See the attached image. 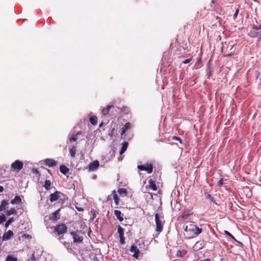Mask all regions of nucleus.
I'll return each mask as SVG.
<instances>
[{
	"mask_svg": "<svg viewBox=\"0 0 261 261\" xmlns=\"http://www.w3.org/2000/svg\"><path fill=\"white\" fill-rule=\"evenodd\" d=\"M185 238L190 239L197 237L202 232V228L198 227L194 222L184 226Z\"/></svg>",
	"mask_w": 261,
	"mask_h": 261,
	"instance_id": "nucleus-1",
	"label": "nucleus"
},
{
	"mask_svg": "<svg viewBox=\"0 0 261 261\" xmlns=\"http://www.w3.org/2000/svg\"><path fill=\"white\" fill-rule=\"evenodd\" d=\"M234 45V44L231 42H229L228 43L224 42L222 44L221 50L225 57H229L234 54V51L232 50V49Z\"/></svg>",
	"mask_w": 261,
	"mask_h": 261,
	"instance_id": "nucleus-2",
	"label": "nucleus"
},
{
	"mask_svg": "<svg viewBox=\"0 0 261 261\" xmlns=\"http://www.w3.org/2000/svg\"><path fill=\"white\" fill-rule=\"evenodd\" d=\"M154 217L155 222V230L159 234L163 231L165 221L163 220V217L160 216L158 214H155Z\"/></svg>",
	"mask_w": 261,
	"mask_h": 261,
	"instance_id": "nucleus-3",
	"label": "nucleus"
},
{
	"mask_svg": "<svg viewBox=\"0 0 261 261\" xmlns=\"http://www.w3.org/2000/svg\"><path fill=\"white\" fill-rule=\"evenodd\" d=\"M138 169L141 171H146L147 173L150 174L153 172V164L152 163H146L144 165H140L138 166Z\"/></svg>",
	"mask_w": 261,
	"mask_h": 261,
	"instance_id": "nucleus-4",
	"label": "nucleus"
},
{
	"mask_svg": "<svg viewBox=\"0 0 261 261\" xmlns=\"http://www.w3.org/2000/svg\"><path fill=\"white\" fill-rule=\"evenodd\" d=\"M23 164L22 162L19 160H16L11 165V169L12 171L19 172L23 168Z\"/></svg>",
	"mask_w": 261,
	"mask_h": 261,
	"instance_id": "nucleus-5",
	"label": "nucleus"
},
{
	"mask_svg": "<svg viewBox=\"0 0 261 261\" xmlns=\"http://www.w3.org/2000/svg\"><path fill=\"white\" fill-rule=\"evenodd\" d=\"M67 230V227L63 223L58 224L54 228V230L57 232L59 235L66 233Z\"/></svg>",
	"mask_w": 261,
	"mask_h": 261,
	"instance_id": "nucleus-6",
	"label": "nucleus"
},
{
	"mask_svg": "<svg viewBox=\"0 0 261 261\" xmlns=\"http://www.w3.org/2000/svg\"><path fill=\"white\" fill-rule=\"evenodd\" d=\"M70 234L72 236L73 242L74 243H80L83 240V236H80L79 233L77 231H72Z\"/></svg>",
	"mask_w": 261,
	"mask_h": 261,
	"instance_id": "nucleus-7",
	"label": "nucleus"
},
{
	"mask_svg": "<svg viewBox=\"0 0 261 261\" xmlns=\"http://www.w3.org/2000/svg\"><path fill=\"white\" fill-rule=\"evenodd\" d=\"M118 233H119L120 244L124 245L125 244V241L124 236V229L120 225H118Z\"/></svg>",
	"mask_w": 261,
	"mask_h": 261,
	"instance_id": "nucleus-8",
	"label": "nucleus"
},
{
	"mask_svg": "<svg viewBox=\"0 0 261 261\" xmlns=\"http://www.w3.org/2000/svg\"><path fill=\"white\" fill-rule=\"evenodd\" d=\"M61 195L64 196V194L62 192L57 191L50 195L49 200L50 202H53L59 199Z\"/></svg>",
	"mask_w": 261,
	"mask_h": 261,
	"instance_id": "nucleus-9",
	"label": "nucleus"
},
{
	"mask_svg": "<svg viewBox=\"0 0 261 261\" xmlns=\"http://www.w3.org/2000/svg\"><path fill=\"white\" fill-rule=\"evenodd\" d=\"M130 251L133 253V257L138 259L139 257L140 250L135 245H133L130 248Z\"/></svg>",
	"mask_w": 261,
	"mask_h": 261,
	"instance_id": "nucleus-10",
	"label": "nucleus"
},
{
	"mask_svg": "<svg viewBox=\"0 0 261 261\" xmlns=\"http://www.w3.org/2000/svg\"><path fill=\"white\" fill-rule=\"evenodd\" d=\"M44 162L45 165L49 167H53L57 165V162L51 159H46L45 160Z\"/></svg>",
	"mask_w": 261,
	"mask_h": 261,
	"instance_id": "nucleus-11",
	"label": "nucleus"
},
{
	"mask_svg": "<svg viewBox=\"0 0 261 261\" xmlns=\"http://www.w3.org/2000/svg\"><path fill=\"white\" fill-rule=\"evenodd\" d=\"M60 209L56 211L52 214V215L49 218V219L53 221H56L60 219L59 213Z\"/></svg>",
	"mask_w": 261,
	"mask_h": 261,
	"instance_id": "nucleus-12",
	"label": "nucleus"
},
{
	"mask_svg": "<svg viewBox=\"0 0 261 261\" xmlns=\"http://www.w3.org/2000/svg\"><path fill=\"white\" fill-rule=\"evenodd\" d=\"M132 127V125L130 122L126 123L122 127V130L121 132V136H122L125 134L126 132L130 129Z\"/></svg>",
	"mask_w": 261,
	"mask_h": 261,
	"instance_id": "nucleus-13",
	"label": "nucleus"
},
{
	"mask_svg": "<svg viewBox=\"0 0 261 261\" xmlns=\"http://www.w3.org/2000/svg\"><path fill=\"white\" fill-rule=\"evenodd\" d=\"M13 236V232L12 230H9L7 232L4 233L3 236V241H7L11 239Z\"/></svg>",
	"mask_w": 261,
	"mask_h": 261,
	"instance_id": "nucleus-14",
	"label": "nucleus"
},
{
	"mask_svg": "<svg viewBox=\"0 0 261 261\" xmlns=\"http://www.w3.org/2000/svg\"><path fill=\"white\" fill-rule=\"evenodd\" d=\"M114 213L117 219L120 221L122 222L123 220V214L119 210H114Z\"/></svg>",
	"mask_w": 261,
	"mask_h": 261,
	"instance_id": "nucleus-15",
	"label": "nucleus"
},
{
	"mask_svg": "<svg viewBox=\"0 0 261 261\" xmlns=\"http://www.w3.org/2000/svg\"><path fill=\"white\" fill-rule=\"evenodd\" d=\"M99 165V162L97 161H95L89 164V169L90 170H94L97 169Z\"/></svg>",
	"mask_w": 261,
	"mask_h": 261,
	"instance_id": "nucleus-16",
	"label": "nucleus"
},
{
	"mask_svg": "<svg viewBox=\"0 0 261 261\" xmlns=\"http://www.w3.org/2000/svg\"><path fill=\"white\" fill-rule=\"evenodd\" d=\"M149 187V188L152 189L153 191H156L157 190V187L155 185V181L152 179H149L148 180Z\"/></svg>",
	"mask_w": 261,
	"mask_h": 261,
	"instance_id": "nucleus-17",
	"label": "nucleus"
},
{
	"mask_svg": "<svg viewBox=\"0 0 261 261\" xmlns=\"http://www.w3.org/2000/svg\"><path fill=\"white\" fill-rule=\"evenodd\" d=\"M114 107L113 105L108 106L106 108H104L102 110V113L103 115H107L109 114V111L112 109H114Z\"/></svg>",
	"mask_w": 261,
	"mask_h": 261,
	"instance_id": "nucleus-18",
	"label": "nucleus"
},
{
	"mask_svg": "<svg viewBox=\"0 0 261 261\" xmlns=\"http://www.w3.org/2000/svg\"><path fill=\"white\" fill-rule=\"evenodd\" d=\"M21 203V199L19 196H16L15 198L11 201V203L12 204H20Z\"/></svg>",
	"mask_w": 261,
	"mask_h": 261,
	"instance_id": "nucleus-19",
	"label": "nucleus"
},
{
	"mask_svg": "<svg viewBox=\"0 0 261 261\" xmlns=\"http://www.w3.org/2000/svg\"><path fill=\"white\" fill-rule=\"evenodd\" d=\"M60 171L63 174H66L69 172V169L65 165H62L60 167Z\"/></svg>",
	"mask_w": 261,
	"mask_h": 261,
	"instance_id": "nucleus-20",
	"label": "nucleus"
},
{
	"mask_svg": "<svg viewBox=\"0 0 261 261\" xmlns=\"http://www.w3.org/2000/svg\"><path fill=\"white\" fill-rule=\"evenodd\" d=\"M8 204V202L7 200H3L2 201H1V204L0 205V211H4L6 208V206Z\"/></svg>",
	"mask_w": 261,
	"mask_h": 261,
	"instance_id": "nucleus-21",
	"label": "nucleus"
},
{
	"mask_svg": "<svg viewBox=\"0 0 261 261\" xmlns=\"http://www.w3.org/2000/svg\"><path fill=\"white\" fill-rule=\"evenodd\" d=\"M128 144L127 142H124L122 143V146L120 151V154H122L126 151L128 146Z\"/></svg>",
	"mask_w": 261,
	"mask_h": 261,
	"instance_id": "nucleus-22",
	"label": "nucleus"
},
{
	"mask_svg": "<svg viewBox=\"0 0 261 261\" xmlns=\"http://www.w3.org/2000/svg\"><path fill=\"white\" fill-rule=\"evenodd\" d=\"M112 195L113 196V199L114 200V202L115 203L116 205H118L119 203V198L118 196H117L116 191H113L112 192Z\"/></svg>",
	"mask_w": 261,
	"mask_h": 261,
	"instance_id": "nucleus-23",
	"label": "nucleus"
},
{
	"mask_svg": "<svg viewBox=\"0 0 261 261\" xmlns=\"http://www.w3.org/2000/svg\"><path fill=\"white\" fill-rule=\"evenodd\" d=\"M118 192L119 194L122 196H126L127 194V191L126 189L120 188L118 189Z\"/></svg>",
	"mask_w": 261,
	"mask_h": 261,
	"instance_id": "nucleus-24",
	"label": "nucleus"
},
{
	"mask_svg": "<svg viewBox=\"0 0 261 261\" xmlns=\"http://www.w3.org/2000/svg\"><path fill=\"white\" fill-rule=\"evenodd\" d=\"M186 251L185 250H178L176 252V255L177 257H183L186 254Z\"/></svg>",
	"mask_w": 261,
	"mask_h": 261,
	"instance_id": "nucleus-25",
	"label": "nucleus"
},
{
	"mask_svg": "<svg viewBox=\"0 0 261 261\" xmlns=\"http://www.w3.org/2000/svg\"><path fill=\"white\" fill-rule=\"evenodd\" d=\"M76 151V147L74 146H72V147L69 149V153L70 156L72 158H74L75 156V153Z\"/></svg>",
	"mask_w": 261,
	"mask_h": 261,
	"instance_id": "nucleus-26",
	"label": "nucleus"
},
{
	"mask_svg": "<svg viewBox=\"0 0 261 261\" xmlns=\"http://www.w3.org/2000/svg\"><path fill=\"white\" fill-rule=\"evenodd\" d=\"M51 182L49 180L46 179L44 182L43 187L46 190H49L50 189Z\"/></svg>",
	"mask_w": 261,
	"mask_h": 261,
	"instance_id": "nucleus-27",
	"label": "nucleus"
},
{
	"mask_svg": "<svg viewBox=\"0 0 261 261\" xmlns=\"http://www.w3.org/2000/svg\"><path fill=\"white\" fill-rule=\"evenodd\" d=\"M16 213L17 211L14 208H11L6 212V215L7 216H9L12 214H16Z\"/></svg>",
	"mask_w": 261,
	"mask_h": 261,
	"instance_id": "nucleus-28",
	"label": "nucleus"
},
{
	"mask_svg": "<svg viewBox=\"0 0 261 261\" xmlns=\"http://www.w3.org/2000/svg\"><path fill=\"white\" fill-rule=\"evenodd\" d=\"M97 118L96 116H93L90 117L89 121L93 125H96L97 124Z\"/></svg>",
	"mask_w": 261,
	"mask_h": 261,
	"instance_id": "nucleus-29",
	"label": "nucleus"
},
{
	"mask_svg": "<svg viewBox=\"0 0 261 261\" xmlns=\"http://www.w3.org/2000/svg\"><path fill=\"white\" fill-rule=\"evenodd\" d=\"M256 31L254 30H251L248 33V35L249 36L252 38H255L256 37Z\"/></svg>",
	"mask_w": 261,
	"mask_h": 261,
	"instance_id": "nucleus-30",
	"label": "nucleus"
},
{
	"mask_svg": "<svg viewBox=\"0 0 261 261\" xmlns=\"http://www.w3.org/2000/svg\"><path fill=\"white\" fill-rule=\"evenodd\" d=\"M5 261H17V258L12 255H9L6 257Z\"/></svg>",
	"mask_w": 261,
	"mask_h": 261,
	"instance_id": "nucleus-31",
	"label": "nucleus"
},
{
	"mask_svg": "<svg viewBox=\"0 0 261 261\" xmlns=\"http://www.w3.org/2000/svg\"><path fill=\"white\" fill-rule=\"evenodd\" d=\"M77 140V136L75 134L72 135L69 138V140L70 143H72Z\"/></svg>",
	"mask_w": 261,
	"mask_h": 261,
	"instance_id": "nucleus-32",
	"label": "nucleus"
},
{
	"mask_svg": "<svg viewBox=\"0 0 261 261\" xmlns=\"http://www.w3.org/2000/svg\"><path fill=\"white\" fill-rule=\"evenodd\" d=\"M15 221L13 217H11L10 218H9L8 221L6 222V223H5V227H8L9 226V225L11 223H12L13 222H14Z\"/></svg>",
	"mask_w": 261,
	"mask_h": 261,
	"instance_id": "nucleus-33",
	"label": "nucleus"
},
{
	"mask_svg": "<svg viewBox=\"0 0 261 261\" xmlns=\"http://www.w3.org/2000/svg\"><path fill=\"white\" fill-rule=\"evenodd\" d=\"M205 197L206 199H210L213 202H214L215 200H214V198L212 196V195L210 194H208V193H205Z\"/></svg>",
	"mask_w": 261,
	"mask_h": 261,
	"instance_id": "nucleus-34",
	"label": "nucleus"
},
{
	"mask_svg": "<svg viewBox=\"0 0 261 261\" xmlns=\"http://www.w3.org/2000/svg\"><path fill=\"white\" fill-rule=\"evenodd\" d=\"M6 220V218L3 214H2V215L0 216V224L3 223Z\"/></svg>",
	"mask_w": 261,
	"mask_h": 261,
	"instance_id": "nucleus-35",
	"label": "nucleus"
},
{
	"mask_svg": "<svg viewBox=\"0 0 261 261\" xmlns=\"http://www.w3.org/2000/svg\"><path fill=\"white\" fill-rule=\"evenodd\" d=\"M189 216V213L187 212H185L182 213L181 217L183 219H187Z\"/></svg>",
	"mask_w": 261,
	"mask_h": 261,
	"instance_id": "nucleus-36",
	"label": "nucleus"
},
{
	"mask_svg": "<svg viewBox=\"0 0 261 261\" xmlns=\"http://www.w3.org/2000/svg\"><path fill=\"white\" fill-rule=\"evenodd\" d=\"M91 213L92 215V219H94L96 217V211L94 210H92L91 211Z\"/></svg>",
	"mask_w": 261,
	"mask_h": 261,
	"instance_id": "nucleus-37",
	"label": "nucleus"
},
{
	"mask_svg": "<svg viewBox=\"0 0 261 261\" xmlns=\"http://www.w3.org/2000/svg\"><path fill=\"white\" fill-rule=\"evenodd\" d=\"M224 184L223 178H221L217 182V186L219 187H222Z\"/></svg>",
	"mask_w": 261,
	"mask_h": 261,
	"instance_id": "nucleus-38",
	"label": "nucleus"
},
{
	"mask_svg": "<svg viewBox=\"0 0 261 261\" xmlns=\"http://www.w3.org/2000/svg\"><path fill=\"white\" fill-rule=\"evenodd\" d=\"M225 233L228 236H229L230 237H231L232 239H233L234 240H236L235 238L233 236H232L230 232H229L228 231H225Z\"/></svg>",
	"mask_w": 261,
	"mask_h": 261,
	"instance_id": "nucleus-39",
	"label": "nucleus"
},
{
	"mask_svg": "<svg viewBox=\"0 0 261 261\" xmlns=\"http://www.w3.org/2000/svg\"><path fill=\"white\" fill-rule=\"evenodd\" d=\"M114 133H115V128H113V129L110 130V132H109V135L111 137H112L114 135Z\"/></svg>",
	"mask_w": 261,
	"mask_h": 261,
	"instance_id": "nucleus-40",
	"label": "nucleus"
},
{
	"mask_svg": "<svg viewBox=\"0 0 261 261\" xmlns=\"http://www.w3.org/2000/svg\"><path fill=\"white\" fill-rule=\"evenodd\" d=\"M172 140L179 141L180 143H181V140L179 137L174 136L172 137Z\"/></svg>",
	"mask_w": 261,
	"mask_h": 261,
	"instance_id": "nucleus-41",
	"label": "nucleus"
},
{
	"mask_svg": "<svg viewBox=\"0 0 261 261\" xmlns=\"http://www.w3.org/2000/svg\"><path fill=\"white\" fill-rule=\"evenodd\" d=\"M191 60H192V58L187 59L185 60V61H184L182 62V63L185 64H186L190 63Z\"/></svg>",
	"mask_w": 261,
	"mask_h": 261,
	"instance_id": "nucleus-42",
	"label": "nucleus"
},
{
	"mask_svg": "<svg viewBox=\"0 0 261 261\" xmlns=\"http://www.w3.org/2000/svg\"><path fill=\"white\" fill-rule=\"evenodd\" d=\"M239 10L238 9L236 11V12H235V13H234V15H233V18H234V19H236V17H237V16H238V13H239Z\"/></svg>",
	"mask_w": 261,
	"mask_h": 261,
	"instance_id": "nucleus-43",
	"label": "nucleus"
},
{
	"mask_svg": "<svg viewBox=\"0 0 261 261\" xmlns=\"http://www.w3.org/2000/svg\"><path fill=\"white\" fill-rule=\"evenodd\" d=\"M211 3V7L214 8H215V6L214 5H215V0H212Z\"/></svg>",
	"mask_w": 261,
	"mask_h": 261,
	"instance_id": "nucleus-44",
	"label": "nucleus"
},
{
	"mask_svg": "<svg viewBox=\"0 0 261 261\" xmlns=\"http://www.w3.org/2000/svg\"><path fill=\"white\" fill-rule=\"evenodd\" d=\"M258 37L259 39L261 38V31L256 32V37Z\"/></svg>",
	"mask_w": 261,
	"mask_h": 261,
	"instance_id": "nucleus-45",
	"label": "nucleus"
},
{
	"mask_svg": "<svg viewBox=\"0 0 261 261\" xmlns=\"http://www.w3.org/2000/svg\"><path fill=\"white\" fill-rule=\"evenodd\" d=\"M252 30H254L255 31L259 30L258 27V26H253L252 28Z\"/></svg>",
	"mask_w": 261,
	"mask_h": 261,
	"instance_id": "nucleus-46",
	"label": "nucleus"
},
{
	"mask_svg": "<svg viewBox=\"0 0 261 261\" xmlns=\"http://www.w3.org/2000/svg\"><path fill=\"white\" fill-rule=\"evenodd\" d=\"M76 208L77 210L78 211H79V212H82V211H83V210H84V208H82V207H76Z\"/></svg>",
	"mask_w": 261,
	"mask_h": 261,
	"instance_id": "nucleus-47",
	"label": "nucleus"
},
{
	"mask_svg": "<svg viewBox=\"0 0 261 261\" xmlns=\"http://www.w3.org/2000/svg\"><path fill=\"white\" fill-rule=\"evenodd\" d=\"M4 190V187L2 186H0V193L3 192Z\"/></svg>",
	"mask_w": 261,
	"mask_h": 261,
	"instance_id": "nucleus-48",
	"label": "nucleus"
},
{
	"mask_svg": "<svg viewBox=\"0 0 261 261\" xmlns=\"http://www.w3.org/2000/svg\"><path fill=\"white\" fill-rule=\"evenodd\" d=\"M81 134H82V132H80V131H79V132H77L75 134V135L77 136L78 135H81Z\"/></svg>",
	"mask_w": 261,
	"mask_h": 261,
	"instance_id": "nucleus-49",
	"label": "nucleus"
},
{
	"mask_svg": "<svg viewBox=\"0 0 261 261\" xmlns=\"http://www.w3.org/2000/svg\"><path fill=\"white\" fill-rule=\"evenodd\" d=\"M34 173H35L36 174L39 173L38 170L36 169L34 170Z\"/></svg>",
	"mask_w": 261,
	"mask_h": 261,
	"instance_id": "nucleus-50",
	"label": "nucleus"
},
{
	"mask_svg": "<svg viewBox=\"0 0 261 261\" xmlns=\"http://www.w3.org/2000/svg\"><path fill=\"white\" fill-rule=\"evenodd\" d=\"M34 258H35V256H34V254H33L32 255L31 260H33Z\"/></svg>",
	"mask_w": 261,
	"mask_h": 261,
	"instance_id": "nucleus-51",
	"label": "nucleus"
},
{
	"mask_svg": "<svg viewBox=\"0 0 261 261\" xmlns=\"http://www.w3.org/2000/svg\"><path fill=\"white\" fill-rule=\"evenodd\" d=\"M125 108H126L125 107H123L122 109H121V111H123V109H124V110Z\"/></svg>",
	"mask_w": 261,
	"mask_h": 261,
	"instance_id": "nucleus-52",
	"label": "nucleus"
},
{
	"mask_svg": "<svg viewBox=\"0 0 261 261\" xmlns=\"http://www.w3.org/2000/svg\"><path fill=\"white\" fill-rule=\"evenodd\" d=\"M258 29L259 30L261 29V24L259 26H258Z\"/></svg>",
	"mask_w": 261,
	"mask_h": 261,
	"instance_id": "nucleus-53",
	"label": "nucleus"
},
{
	"mask_svg": "<svg viewBox=\"0 0 261 261\" xmlns=\"http://www.w3.org/2000/svg\"><path fill=\"white\" fill-rule=\"evenodd\" d=\"M102 125V122H101L100 125H99V127H101V126Z\"/></svg>",
	"mask_w": 261,
	"mask_h": 261,
	"instance_id": "nucleus-54",
	"label": "nucleus"
},
{
	"mask_svg": "<svg viewBox=\"0 0 261 261\" xmlns=\"http://www.w3.org/2000/svg\"><path fill=\"white\" fill-rule=\"evenodd\" d=\"M204 261H210V260L209 259H206Z\"/></svg>",
	"mask_w": 261,
	"mask_h": 261,
	"instance_id": "nucleus-55",
	"label": "nucleus"
}]
</instances>
